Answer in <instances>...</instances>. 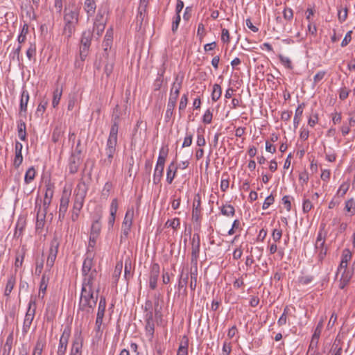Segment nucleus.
Masks as SVG:
<instances>
[{"label": "nucleus", "mask_w": 355, "mask_h": 355, "mask_svg": "<svg viewBox=\"0 0 355 355\" xmlns=\"http://www.w3.org/2000/svg\"><path fill=\"white\" fill-rule=\"evenodd\" d=\"M164 169V168L155 166L153 178V181L155 184H158L160 182L161 179L162 178Z\"/></svg>", "instance_id": "obj_46"}, {"label": "nucleus", "mask_w": 355, "mask_h": 355, "mask_svg": "<svg viewBox=\"0 0 355 355\" xmlns=\"http://www.w3.org/2000/svg\"><path fill=\"white\" fill-rule=\"evenodd\" d=\"M304 103L300 104L295 110V113L293 119L294 128H297L300 124L301 117L304 111Z\"/></svg>", "instance_id": "obj_32"}, {"label": "nucleus", "mask_w": 355, "mask_h": 355, "mask_svg": "<svg viewBox=\"0 0 355 355\" xmlns=\"http://www.w3.org/2000/svg\"><path fill=\"white\" fill-rule=\"evenodd\" d=\"M180 225V220L178 218H175L173 220H168L165 223V226L167 227H171L176 230Z\"/></svg>", "instance_id": "obj_58"}, {"label": "nucleus", "mask_w": 355, "mask_h": 355, "mask_svg": "<svg viewBox=\"0 0 355 355\" xmlns=\"http://www.w3.org/2000/svg\"><path fill=\"white\" fill-rule=\"evenodd\" d=\"M36 54V46L35 44H31L30 46L26 51V56L27 58L31 60L35 56Z\"/></svg>", "instance_id": "obj_64"}, {"label": "nucleus", "mask_w": 355, "mask_h": 355, "mask_svg": "<svg viewBox=\"0 0 355 355\" xmlns=\"http://www.w3.org/2000/svg\"><path fill=\"white\" fill-rule=\"evenodd\" d=\"M197 276H198V269L197 265L195 266L194 269L191 268V282L189 284V287L191 291H194L196 290L197 286Z\"/></svg>", "instance_id": "obj_40"}, {"label": "nucleus", "mask_w": 355, "mask_h": 355, "mask_svg": "<svg viewBox=\"0 0 355 355\" xmlns=\"http://www.w3.org/2000/svg\"><path fill=\"white\" fill-rule=\"evenodd\" d=\"M134 217V209L132 207L128 208L123 221L122 223V227H121V241L123 239H125L131 230V227L132 225V220Z\"/></svg>", "instance_id": "obj_6"}, {"label": "nucleus", "mask_w": 355, "mask_h": 355, "mask_svg": "<svg viewBox=\"0 0 355 355\" xmlns=\"http://www.w3.org/2000/svg\"><path fill=\"white\" fill-rule=\"evenodd\" d=\"M352 275L353 271L352 270L343 271L338 285L340 289H344L345 286L349 283Z\"/></svg>", "instance_id": "obj_24"}, {"label": "nucleus", "mask_w": 355, "mask_h": 355, "mask_svg": "<svg viewBox=\"0 0 355 355\" xmlns=\"http://www.w3.org/2000/svg\"><path fill=\"white\" fill-rule=\"evenodd\" d=\"M98 237L89 236L88 246L87 249V254H90V253H94V248L96 244Z\"/></svg>", "instance_id": "obj_50"}, {"label": "nucleus", "mask_w": 355, "mask_h": 355, "mask_svg": "<svg viewBox=\"0 0 355 355\" xmlns=\"http://www.w3.org/2000/svg\"><path fill=\"white\" fill-rule=\"evenodd\" d=\"M29 101V94L27 90L23 89L21 94V99H20V112L26 113L27 111V105Z\"/></svg>", "instance_id": "obj_28"}, {"label": "nucleus", "mask_w": 355, "mask_h": 355, "mask_svg": "<svg viewBox=\"0 0 355 355\" xmlns=\"http://www.w3.org/2000/svg\"><path fill=\"white\" fill-rule=\"evenodd\" d=\"M28 32V26L27 24H24L21 28V33L17 37L19 44H22L26 39V35Z\"/></svg>", "instance_id": "obj_49"}, {"label": "nucleus", "mask_w": 355, "mask_h": 355, "mask_svg": "<svg viewBox=\"0 0 355 355\" xmlns=\"http://www.w3.org/2000/svg\"><path fill=\"white\" fill-rule=\"evenodd\" d=\"M16 283V278L14 275H10L7 281L6 288L4 291V295L6 296H9L11 293Z\"/></svg>", "instance_id": "obj_35"}, {"label": "nucleus", "mask_w": 355, "mask_h": 355, "mask_svg": "<svg viewBox=\"0 0 355 355\" xmlns=\"http://www.w3.org/2000/svg\"><path fill=\"white\" fill-rule=\"evenodd\" d=\"M222 88L218 84H214L213 85V90L211 92V100L214 102L217 101L221 96Z\"/></svg>", "instance_id": "obj_41"}, {"label": "nucleus", "mask_w": 355, "mask_h": 355, "mask_svg": "<svg viewBox=\"0 0 355 355\" xmlns=\"http://www.w3.org/2000/svg\"><path fill=\"white\" fill-rule=\"evenodd\" d=\"M70 336L71 327L69 326H66L62 331V334L59 340L57 355H65Z\"/></svg>", "instance_id": "obj_8"}, {"label": "nucleus", "mask_w": 355, "mask_h": 355, "mask_svg": "<svg viewBox=\"0 0 355 355\" xmlns=\"http://www.w3.org/2000/svg\"><path fill=\"white\" fill-rule=\"evenodd\" d=\"M105 24L94 23V27L92 31L94 32L98 37L102 35L103 32L105 30Z\"/></svg>", "instance_id": "obj_57"}, {"label": "nucleus", "mask_w": 355, "mask_h": 355, "mask_svg": "<svg viewBox=\"0 0 355 355\" xmlns=\"http://www.w3.org/2000/svg\"><path fill=\"white\" fill-rule=\"evenodd\" d=\"M53 196V186L48 183L45 185L44 199L52 200Z\"/></svg>", "instance_id": "obj_55"}, {"label": "nucleus", "mask_w": 355, "mask_h": 355, "mask_svg": "<svg viewBox=\"0 0 355 355\" xmlns=\"http://www.w3.org/2000/svg\"><path fill=\"white\" fill-rule=\"evenodd\" d=\"M76 24H64L63 35L67 38H70L76 30Z\"/></svg>", "instance_id": "obj_44"}, {"label": "nucleus", "mask_w": 355, "mask_h": 355, "mask_svg": "<svg viewBox=\"0 0 355 355\" xmlns=\"http://www.w3.org/2000/svg\"><path fill=\"white\" fill-rule=\"evenodd\" d=\"M80 143V141L78 142L75 151L71 153V155L69 159L68 167L69 173L71 174L77 173L79 166L81 163V150L79 149Z\"/></svg>", "instance_id": "obj_7"}, {"label": "nucleus", "mask_w": 355, "mask_h": 355, "mask_svg": "<svg viewBox=\"0 0 355 355\" xmlns=\"http://www.w3.org/2000/svg\"><path fill=\"white\" fill-rule=\"evenodd\" d=\"M83 339L80 333L76 334L72 343L70 355H82Z\"/></svg>", "instance_id": "obj_15"}, {"label": "nucleus", "mask_w": 355, "mask_h": 355, "mask_svg": "<svg viewBox=\"0 0 355 355\" xmlns=\"http://www.w3.org/2000/svg\"><path fill=\"white\" fill-rule=\"evenodd\" d=\"M35 170L33 166L30 167L26 172L24 182L26 184H30L35 177Z\"/></svg>", "instance_id": "obj_45"}, {"label": "nucleus", "mask_w": 355, "mask_h": 355, "mask_svg": "<svg viewBox=\"0 0 355 355\" xmlns=\"http://www.w3.org/2000/svg\"><path fill=\"white\" fill-rule=\"evenodd\" d=\"M324 236H323L322 231H319L315 243V247L317 250H319V256L320 257L324 256L327 252L326 249L324 248Z\"/></svg>", "instance_id": "obj_19"}, {"label": "nucleus", "mask_w": 355, "mask_h": 355, "mask_svg": "<svg viewBox=\"0 0 355 355\" xmlns=\"http://www.w3.org/2000/svg\"><path fill=\"white\" fill-rule=\"evenodd\" d=\"M98 295L94 297V291L82 287L78 303V310L87 313H92L96 305Z\"/></svg>", "instance_id": "obj_1"}, {"label": "nucleus", "mask_w": 355, "mask_h": 355, "mask_svg": "<svg viewBox=\"0 0 355 355\" xmlns=\"http://www.w3.org/2000/svg\"><path fill=\"white\" fill-rule=\"evenodd\" d=\"M88 187L83 181H80L74 190V200L73 207L76 209H82L85 199L87 193Z\"/></svg>", "instance_id": "obj_3"}, {"label": "nucleus", "mask_w": 355, "mask_h": 355, "mask_svg": "<svg viewBox=\"0 0 355 355\" xmlns=\"http://www.w3.org/2000/svg\"><path fill=\"white\" fill-rule=\"evenodd\" d=\"M106 308V299L104 296L100 297L96 317L104 318Z\"/></svg>", "instance_id": "obj_39"}, {"label": "nucleus", "mask_w": 355, "mask_h": 355, "mask_svg": "<svg viewBox=\"0 0 355 355\" xmlns=\"http://www.w3.org/2000/svg\"><path fill=\"white\" fill-rule=\"evenodd\" d=\"M323 323H324L323 319H321L318 322V323L315 329L314 333L312 336L310 345L309 346V352H312L313 349H317L319 338H320V334H321V332H322V330L323 328Z\"/></svg>", "instance_id": "obj_10"}, {"label": "nucleus", "mask_w": 355, "mask_h": 355, "mask_svg": "<svg viewBox=\"0 0 355 355\" xmlns=\"http://www.w3.org/2000/svg\"><path fill=\"white\" fill-rule=\"evenodd\" d=\"M118 210V200L114 198L110 204V217L108 218V225L111 227H113L116 218V212Z\"/></svg>", "instance_id": "obj_21"}, {"label": "nucleus", "mask_w": 355, "mask_h": 355, "mask_svg": "<svg viewBox=\"0 0 355 355\" xmlns=\"http://www.w3.org/2000/svg\"><path fill=\"white\" fill-rule=\"evenodd\" d=\"M22 148V144L19 141H16L15 146V158L13 161V165L16 168H19L23 162Z\"/></svg>", "instance_id": "obj_17"}, {"label": "nucleus", "mask_w": 355, "mask_h": 355, "mask_svg": "<svg viewBox=\"0 0 355 355\" xmlns=\"http://www.w3.org/2000/svg\"><path fill=\"white\" fill-rule=\"evenodd\" d=\"M83 276L82 287L86 289L93 290V284L97 277V271L94 269L92 272L82 274Z\"/></svg>", "instance_id": "obj_14"}, {"label": "nucleus", "mask_w": 355, "mask_h": 355, "mask_svg": "<svg viewBox=\"0 0 355 355\" xmlns=\"http://www.w3.org/2000/svg\"><path fill=\"white\" fill-rule=\"evenodd\" d=\"M36 308L35 297L31 296L28 304V308L23 322L22 333L24 335L26 334L30 329L35 315Z\"/></svg>", "instance_id": "obj_2"}, {"label": "nucleus", "mask_w": 355, "mask_h": 355, "mask_svg": "<svg viewBox=\"0 0 355 355\" xmlns=\"http://www.w3.org/2000/svg\"><path fill=\"white\" fill-rule=\"evenodd\" d=\"M189 274L187 273L185 276H184L183 270L181 272L180 275V279L178 281V290L180 291L182 289L184 290V292L187 293V284L188 282Z\"/></svg>", "instance_id": "obj_37"}, {"label": "nucleus", "mask_w": 355, "mask_h": 355, "mask_svg": "<svg viewBox=\"0 0 355 355\" xmlns=\"http://www.w3.org/2000/svg\"><path fill=\"white\" fill-rule=\"evenodd\" d=\"M35 209H37L35 229L37 232H41L45 225L46 214L44 211H42L41 205H36Z\"/></svg>", "instance_id": "obj_16"}, {"label": "nucleus", "mask_w": 355, "mask_h": 355, "mask_svg": "<svg viewBox=\"0 0 355 355\" xmlns=\"http://www.w3.org/2000/svg\"><path fill=\"white\" fill-rule=\"evenodd\" d=\"M62 135H63V132L62 131L60 128H59V127L55 128L53 131V133H52V137H51L52 141L53 143L58 142L62 136Z\"/></svg>", "instance_id": "obj_52"}, {"label": "nucleus", "mask_w": 355, "mask_h": 355, "mask_svg": "<svg viewBox=\"0 0 355 355\" xmlns=\"http://www.w3.org/2000/svg\"><path fill=\"white\" fill-rule=\"evenodd\" d=\"M345 209L349 216H354L355 214V201L353 198L345 202Z\"/></svg>", "instance_id": "obj_47"}, {"label": "nucleus", "mask_w": 355, "mask_h": 355, "mask_svg": "<svg viewBox=\"0 0 355 355\" xmlns=\"http://www.w3.org/2000/svg\"><path fill=\"white\" fill-rule=\"evenodd\" d=\"M343 347L340 340L336 338L333 343L331 352L332 355H341Z\"/></svg>", "instance_id": "obj_43"}, {"label": "nucleus", "mask_w": 355, "mask_h": 355, "mask_svg": "<svg viewBox=\"0 0 355 355\" xmlns=\"http://www.w3.org/2000/svg\"><path fill=\"white\" fill-rule=\"evenodd\" d=\"M79 11L78 8H65L64 21V24H77L78 21Z\"/></svg>", "instance_id": "obj_13"}, {"label": "nucleus", "mask_w": 355, "mask_h": 355, "mask_svg": "<svg viewBox=\"0 0 355 355\" xmlns=\"http://www.w3.org/2000/svg\"><path fill=\"white\" fill-rule=\"evenodd\" d=\"M118 132L110 131L105 148L116 150Z\"/></svg>", "instance_id": "obj_26"}, {"label": "nucleus", "mask_w": 355, "mask_h": 355, "mask_svg": "<svg viewBox=\"0 0 355 355\" xmlns=\"http://www.w3.org/2000/svg\"><path fill=\"white\" fill-rule=\"evenodd\" d=\"M212 118V112L209 109H208L205 111V114L202 116V121L205 124H209L211 123Z\"/></svg>", "instance_id": "obj_62"}, {"label": "nucleus", "mask_w": 355, "mask_h": 355, "mask_svg": "<svg viewBox=\"0 0 355 355\" xmlns=\"http://www.w3.org/2000/svg\"><path fill=\"white\" fill-rule=\"evenodd\" d=\"M201 211V200L199 194H197L193 200V209H192V216L193 218L197 220L200 214Z\"/></svg>", "instance_id": "obj_25"}, {"label": "nucleus", "mask_w": 355, "mask_h": 355, "mask_svg": "<svg viewBox=\"0 0 355 355\" xmlns=\"http://www.w3.org/2000/svg\"><path fill=\"white\" fill-rule=\"evenodd\" d=\"M114 68V61L112 59L110 61H108L104 67V73L106 76L108 78L112 74Z\"/></svg>", "instance_id": "obj_61"}, {"label": "nucleus", "mask_w": 355, "mask_h": 355, "mask_svg": "<svg viewBox=\"0 0 355 355\" xmlns=\"http://www.w3.org/2000/svg\"><path fill=\"white\" fill-rule=\"evenodd\" d=\"M45 338L42 337L38 338L32 355H42L43 349L45 347Z\"/></svg>", "instance_id": "obj_31"}, {"label": "nucleus", "mask_w": 355, "mask_h": 355, "mask_svg": "<svg viewBox=\"0 0 355 355\" xmlns=\"http://www.w3.org/2000/svg\"><path fill=\"white\" fill-rule=\"evenodd\" d=\"M200 238L198 233L193 235L191 239V263L197 265L200 253Z\"/></svg>", "instance_id": "obj_9"}, {"label": "nucleus", "mask_w": 355, "mask_h": 355, "mask_svg": "<svg viewBox=\"0 0 355 355\" xmlns=\"http://www.w3.org/2000/svg\"><path fill=\"white\" fill-rule=\"evenodd\" d=\"M145 330L146 336L152 338L154 336L155 332V322L154 320L145 321Z\"/></svg>", "instance_id": "obj_42"}, {"label": "nucleus", "mask_w": 355, "mask_h": 355, "mask_svg": "<svg viewBox=\"0 0 355 355\" xmlns=\"http://www.w3.org/2000/svg\"><path fill=\"white\" fill-rule=\"evenodd\" d=\"M26 227V220L24 218H19L16 225L14 237L19 238L22 235L23 231Z\"/></svg>", "instance_id": "obj_33"}, {"label": "nucleus", "mask_w": 355, "mask_h": 355, "mask_svg": "<svg viewBox=\"0 0 355 355\" xmlns=\"http://www.w3.org/2000/svg\"><path fill=\"white\" fill-rule=\"evenodd\" d=\"M94 257V253H90V254H86V257L85 258L83 267H82V274H87V272H92L94 269H92L94 262L93 259Z\"/></svg>", "instance_id": "obj_20"}, {"label": "nucleus", "mask_w": 355, "mask_h": 355, "mask_svg": "<svg viewBox=\"0 0 355 355\" xmlns=\"http://www.w3.org/2000/svg\"><path fill=\"white\" fill-rule=\"evenodd\" d=\"M83 9L87 15V19L92 17L96 9V4L95 0H85L83 4Z\"/></svg>", "instance_id": "obj_22"}, {"label": "nucleus", "mask_w": 355, "mask_h": 355, "mask_svg": "<svg viewBox=\"0 0 355 355\" xmlns=\"http://www.w3.org/2000/svg\"><path fill=\"white\" fill-rule=\"evenodd\" d=\"M26 126L25 122L19 121L17 123V134L21 141L26 139Z\"/></svg>", "instance_id": "obj_36"}, {"label": "nucleus", "mask_w": 355, "mask_h": 355, "mask_svg": "<svg viewBox=\"0 0 355 355\" xmlns=\"http://www.w3.org/2000/svg\"><path fill=\"white\" fill-rule=\"evenodd\" d=\"M182 79L179 80L178 76L175 77V81L172 84L171 89H173V93L180 94V91L182 87Z\"/></svg>", "instance_id": "obj_54"}, {"label": "nucleus", "mask_w": 355, "mask_h": 355, "mask_svg": "<svg viewBox=\"0 0 355 355\" xmlns=\"http://www.w3.org/2000/svg\"><path fill=\"white\" fill-rule=\"evenodd\" d=\"M347 12L348 8L345 7L343 10H342V8L340 7L338 8V17L340 22H344L347 18Z\"/></svg>", "instance_id": "obj_56"}, {"label": "nucleus", "mask_w": 355, "mask_h": 355, "mask_svg": "<svg viewBox=\"0 0 355 355\" xmlns=\"http://www.w3.org/2000/svg\"><path fill=\"white\" fill-rule=\"evenodd\" d=\"M62 90L59 89L58 88H56L54 90L52 100V106L54 108H55L58 105L62 96Z\"/></svg>", "instance_id": "obj_48"}, {"label": "nucleus", "mask_w": 355, "mask_h": 355, "mask_svg": "<svg viewBox=\"0 0 355 355\" xmlns=\"http://www.w3.org/2000/svg\"><path fill=\"white\" fill-rule=\"evenodd\" d=\"M102 210L99 209L98 211L96 213V216L94 217L93 222L91 226L89 236H96L98 238L101 231V220L102 218Z\"/></svg>", "instance_id": "obj_11"}, {"label": "nucleus", "mask_w": 355, "mask_h": 355, "mask_svg": "<svg viewBox=\"0 0 355 355\" xmlns=\"http://www.w3.org/2000/svg\"><path fill=\"white\" fill-rule=\"evenodd\" d=\"M69 198L70 193L64 191L60 198L59 211L67 213L69 203Z\"/></svg>", "instance_id": "obj_27"}, {"label": "nucleus", "mask_w": 355, "mask_h": 355, "mask_svg": "<svg viewBox=\"0 0 355 355\" xmlns=\"http://www.w3.org/2000/svg\"><path fill=\"white\" fill-rule=\"evenodd\" d=\"M105 12L98 9L94 23L106 24V19L104 17Z\"/></svg>", "instance_id": "obj_59"}, {"label": "nucleus", "mask_w": 355, "mask_h": 355, "mask_svg": "<svg viewBox=\"0 0 355 355\" xmlns=\"http://www.w3.org/2000/svg\"><path fill=\"white\" fill-rule=\"evenodd\" d=\"M280 62L287 69H293V67L291 59L282 54L278 55Z\"/></svg>", "instance_id": "obj_51"}, {"label": "nucleus", "mask_w": 355, "mask_h": 355, "mask_svg": "<svg viewBox=\"0 0 355 355\" xmlns=\"http://www.w3.org/2000/svg\"><path fill=\"white\" fill-rule=\"evenodd\" d=\"M282 236V230L281 229H274L272 232V238L275 243L279 242Z\"/></svg>", "instance_id": "obj_63"}, {"label": "nucleus", "mask_w": 355, "mask_h": 355, "mask_svg": "<svg viewBox=\"0 0 355 355\" xmlns=\"http://www.w3.org/2000/svg\"><path fill=\"white\" fill-rule=\"evenodd\" d=\"M159 77H157L153 84L154 89L155 91L159 90L162 87V83H163V75H164V71L162 73H158Z\"/></svg>", "instance_id": "obj_60"}, {"label": "nucleus", "mask_w": 355, "mask_h": 355, "mask_svg": "<svg viewBox=\"0 0 355 355\" xmlns=\"http://www.w3.org/2000/svg\"><path fill=\"white\" fill-rule=\"evenodd\" d=\"M113 28L112 27L109 28L105 33L104 40L103 42V47L105 53L107 55V51L108 49H110L112 45V41H113Z\"/></svg>", "instance_id": "obj_18"}, {"label": "nucleus", "mask_w": 355, "mask_h": 355, "mask_svg": "<svg viewBox=\"0 0 355 355\" xmlns=\"http://www.w3.org/2000/svg\"><path fill=\"white\" fill-rule=\"evenodd\" d=\"M120 113H113L112 118V125L110 128V130L113 132H118L119 128V123H120Z\"/></svg>", "instance_id": "obj_38"}, {"label": "nucleus", "mask_w": 355, "mask_h": 355, "mask_svg": "<svg viewBox=\"0 0 355 355\" xmlns=\"http://www.w3.org/2000/svg\"><path fill=\"white\" fill-rule=\"evenodd\" d=\"M116 152V150L111 149V148H105V153L107 156L106 158L102 159L101 160L103 165L105 166H110L112 162V159L114 156Z\"/></svg>", "instance_id": "obj_30"}, {"label": "nucleus", "mask_w": 355, "mask_h": 355, "mask_svg": "<svg viewBox=\"0 0 355 355\" xmlns=\"http://www.w3.org/2000/svg\"><path fill=\"white\" fill-rule=\"evenodd\" d=\"M220 210L221 214L227 217H232L235 214V209L230 204L223 205L220 207Z\"/></svg>", "instance_id": "obj_34"}, {"label": "nucleus", "mask_w": 355, "mask_h": 355, "mask_svg": "<svg viewBox=\"0 0 355 355\" xmlns=\"http://www.w3.org/2000/svg\"><path fill=\"white\" fill-rule=\"evenodd\" d=\"M59 246L60 242L58 241V238L55 236L50 242V247L46 263V271L50 272L51 268L53 267L58 255Z\"/></svg>", "instance_id": "obj_4"}, {"label": "nucleus", "mask_w": 355, "mask_h": 355, "mask_svg": "<svg viewBox=\"0 0 355 355\" xmlns=\"http://www.w3.org/2000/svg\"><path fill=\"white\" fill-rule=\"evenodd\" d=\"M93 37V32L92 30H86L83 32L80 40V57L82 60H84L87 55V52L91 45V41Z\"/></svg>", "instance_id": "obj_5"}, {"label": "nucleus", "mask_w": 355, "mask_h": 355, "mask_svg": "<svg viewBox=\"0 0 355 355\" xmlns=\"http://www.w3.org/2000/svg\"><path fill=\"white\" fill-rule=\"evenodd\" d=\"M160 267L157 263H154L150 267L149 286L152 290L157 287V280L159 276Z\"/></svg>", "instance_id": "obj_12"}, {"label": "nucleus", "mask_w": 355, "mask_h": 355, "mask_svg": "<svg viewBox=\"0 0 355 355\" xmlns=\"http://www.w3.org/2000/svg\"><path fill=\"white\" fill-rule=\"evenodd\" d=\"M49 281V277L46 275V272L42 275L39 288L38 297L43 299L46 294V291L47 288L48 283Z\"/></svg>", "instance_id": "obj_23"}, {"label": "nucleus", "mask_w": 355, "mask_h": 355, "mask_svg": "<svg viewBox=\"0 0 355 355\" xmlns=\"http://www.w3.org/2000/svg\"><path fill=\"white\" fill-rule=\"evenodd\" d=\"M48 105L47 99H42L38 105V107L36 110V114L42 116L43 113L45 112L46 106Z\"/></svg>", "instance_id": "obj_53"}, {"label": "nucleus", "mask_w": 355, "mask_h": 355, "mask_svg": "<svg viewBox=\"0 0 355 355\" xmlns=\"http://www.w3.org/2000/svg\"><path fill=\"white\" fill-rule=\"evenodd\" d=\"M178 166L175 165L174 162H172L167 168L166 171V181L168 184H171L175 177Z\"/></svg>", "instance_id": "obj_29"}]
</instances>
